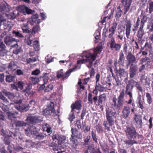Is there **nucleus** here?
<instances>
[{"label": "nucleus", "instance_id": "obj_1", "mask_svg": "<svg viewBox=\"0 0 153 153\" xmlns=\"http://www.w3.org/2000/svg\"><path fill=\"white\" fill-rule=\"evenodd\" d=\"M102 50V47L98 46L94 49L93 53L89 52H84V55L83 56V59L78 60L77 63H85L88 68H91L93 62L96 59L97 55L100 54Z\"/></svg>", "mask_w": 153, "mask_h": 153}, {"label": "nucleus", "instance_id": "obj_2", "mask_svg": "<svg viewBox=\"0 0 153 153\" xmlns=\"http://www.w3.org/2000/svg\"><path fill=\"white\" fill-rule=\"evenodd\" d=\"M16 10L14 11L13 13L10 14L11 17L10 19H13L19 15V12L24 13H27V14H31L34 12V11L28 8L27 7L24 6H20L16 8Z\"/></svg>", "mask_w": 153, "mask_h": 153}, {"label": "nucleus", "instance_id": "obj_3", "mask_svg": "<svg viewBox=\"0 0 153 153\" xmlns=\"http://www.w3.org/2000/svg\"><path fill=\"white\" fill-rule=\"evenodd\" d=\"M25 133L27 136H30L32 135H36V138L38 139H43L44 136L42 134H38L39 129L34 126H31L25 129Z\"/></svg>", "mask_w": 153, "mask_h": 153}, {"label": "nucleus", "instance_id": "obj_4", "mask_svg": "<svg viewBox=\"0 0 153 153\" xmlns=\"http://www.w3.org/2000/svg\"><path fill=\"white\" fill-rule=\"evenodd\" d=\"M32 39V34H29L27 36L25 41L28 45L33 46L35 51H39L40 48L39 42L37 40L33 41Z\"/></svg>", "mask_w": 153, "mask_h": 153}, {"label": "nucleus", "instance_id": "obj_5", "mask_svg": "<svg viewBox=\"0 0 153 153\" xmlns=\"http://www.w3.org/2000/svg\"><path fill=\"white\" fill-rule=\"evenodd\" d=\"M22 100H16L15 102L16 105L14 107L19 111H27L30 106L29 105H24L22 103Z\"/></svg>", "mask_w": 153, "mask_h": 153}, {"label": "nucleus", "instance_id": "obj_6", "mask_svg": "<svg viewBox=\"0 0 153 153\" xmlns=\"http://www.w3.org/2000/svg\"><path fill=\"white\" fill-rule=\"evenodd\" d=\"M17 85L18 88L20 89L23 92L26 93L28 94H30V86L28 84L19 81L17 83Z\"/></svg>", "mask_w": 153, "mask_h": 153}, {"label": "nucleus", "instance_id": "obj_7", "mask_svg": "<svg viewBox=\"0 0 153 153\" xmlns=\"http://www.w3.org/2000/svg\"><path fill=\"white\" fill-rule=\"evenodd\" d=\"M125 131L126 135L129 139L134 138L137 136L135 129L133 127H127Z\"/></svg>", "mask_w": 153, "mask_h": 153}, {"label": "nucleus", "instance_id": "obj_8", "mask_svg": "<svg viewBox=\"0 0 153 153\" xmlns=\"http://www.w3.org/2000/svg\"><path fill=\"white\" fill-rule=\"evenodd\" d=\"M17 63L14 61H11L10 62V69L13 71L14 73L19 75H23L24 74V71L20 69H17Z\"/></svg>", "mask_w": 153, "mask_h": 153}, {"label": "nucleus", "instance_id": "obj_9", "mask_svg": "<svg viewBox=\"0 0 153 153\" xmlns=\"http://www.w3.org/2000/svg\"><path fill=\"white\" fill-rule=\"evenodd\" d=\"M124 90L123 89L118 97L117 100V109H119L123 105L124 103Z\"/></svg>", "mask_w": 153, "mask_h": 153}, {"label": "nucleus", "instance_id": "obj_10", "mask_svg": "<svg viewBox=\"0 0 153 153\" xmlns=\"http://www.w3.org/2000/svg\"><path fill=\"white\" fill-rule=\"evenodd\" d=\"M76 67H74L72 69L67 71L65 74H63L62 72L63 70H61L60 71L58 72L57 74V77L59 78L61 77H63L64 78H67L69 76L71 73L73 71L76 69Z\"/></svg>", "mask_w": 153, "mask_h": 153}, {"label": "nucleus", "instance_id": "obj_11", "mask_svg": "<svg viewBox=\"0 0 153 153\" xmlns=\"http://www.w3.org/2000/svg\"><path fill=\"white\" fill-rule=\"evenodd\" d=\"M52 138L53 140L55 142L57 141L59 145H61L63 144L65 142L66 139L65 136L59 134L53 135L52 137Z\"/></svg>", "mask_w": 153, "mask_h": 153}, {"label": "nucleus", "instance_id": "obj_12", "mask_svg": "<svg viewBox=\"0 0 153 153\" xmlns=\"http://www.w3.org/2000/svg\"><path fill=\"white\" fill-rule=\"evenodd\" d=\"M26 120L31 123H40L42 121V118L36 116H30L27 117Z\"/></svg>", "mask_w": 153, "mask_h": 153}, {"label": "nucleus", "instance_id": "obj_13", "mask_svg": "<svg viewBox=\"0 0 153 153\" xmlns=\"http://www.w3.org/2000/svg\"><path fill=\"white\" fill-rule=\"evenodd\" d=\"M110 47L112 50L118 51L120 49L121 45L119 44L116 43L114 39L112 38L110 42Z\"/></svg>", "mask_w": 153, "mask_h": 153}, {"label": "nucleus", "instance_id": "obj_14", "mask_svg": "<svg viewBox=\"0 0 153 153\" xmlns=\"http://www.w3.org/2000/svg\"><path fill=\"white\" fill-rule=\"evenodd\" d=\"M131 2V0H122V5L124 7V14H126L128 10Z\"/></svg>", "mask_w": 153, "mask_h": 153}, {"label": "nucleus", "instance_id": "obj_15", "mask_svg": "<svg viewBox=\"0 0 153 153\" xmlns=\"http://www.w3.org/2000/svg\"><path fill=\"white\" fill-rule=\"evenodd\" d=\"M134 124L136 127L137 128H141L142 126V122L141 118H139L138 115L135 114L134 119Z\"/></svg>", "mask_w": 153, "mask_h": 153}, {"label": "nucleus", "instance_id": "obj_16", "mask_svg": "<svg viewBox=\"0 0 153 153\" xmlns=\"http://www.w3.org/2000/svg\"><path fill=\"white\" fill-rule=\"evenodd\" d=\"M130 113V108L128 106H124L122 111L123 116L125 119L127 118Z\"/></svg>", "mask_w": 153, "mask_h": 153}, {"label": "nucleus", "instance_id": "obj_17", "mask_svg": "<svg viewBox=\"0 0 153 153\" xmlns=\"http://www.w3.org/2000/svg\"><path fill=\"white\" fill-rule=\"evenodd\" d=\"M9 10L8 6L7 3L3 2L2 3V5L0 4V11L3 13H5Z\"/></svg>", "mask_w": 153, "mask_h": 153}, {"label": "nucleus", "instance_id": "obj_18", "mask_svg": "<svg viewBox=\"0 0 153 153\" xmlns=\"http://www.w3.org/2000/svg\"><path fill=\"white\" fill-rule=\"evenodd\" d=\"M70 140L71 146L74 149L77 148L79 146V142L78 140L73 137L72 135L70 138Z\"/></svg>", "mask_w": 153, "mask_h": 153}, {"label": "nucleus", "instance_id": "obj_19", "mask_svg": "<svg viewBox=\"0 0 153 153\" xmlns=\"http://www.w3.org/2000/svg\"><path fill=\"white\" fill-rule=\"evenodd\" d=\"M130 78H133L137 70V67L136 66H132L130 68Z\"/></svg>", "mask_w": 153, "mask_h": 153}, {"label": "nucleus", "instance_id": "obj_20", "mask_svg": "<svg viewBox=\"0 0 153 153\" xmlns=\"http://www.w3.org/2000/svg\"><path fill=\"white\" fill-rule=\"evenodd\" d=\"M71 131L72 133V136L73 137H75L81 139L82 137V136L80 132L78 131L77 130L75 129H73L72 128L71 129Z\"/></svg>", "mask_w": 153, "mask_h": 153}, {"label": "nucleus", "instance_id": "obj_21", "mask_svg": "<svg viewBox=\"0 0 153 153\" xmlns=\"http://www.w3.org/2000/svg\"><path fill=\"white\" fill-rule=\"evenodd\" d=\"M126 59L130 64L134 63L136 60L135 56L131 52L128 53Z\"/></svg>", "mask_w": 153, "mask_h": 153}, {"label": "nucleus", "instance_id": "obj_22", "mask_svg": "<svg viewBox=\"0 0 153 153\" xmlns=\"http://www.w3.org/2000/svg\"><path fill=\"white\" fill-rule=\"evenodd\" d=\"M81 107V104L80 102L79 101H76L75 103L72 104L71 105V111L72 112L73 110L75 109L79 110L80 109Z\"/></svg>", "mask_w": 153, "mask_h": 153}, {"label": "nucleus", "instance_id": "obj_23", "mask_svg": "<svg viewBox=\"0 0 153 153\" xmlns=\"http://www.w3.org/2000/svg\"><path fill=\"white\" fill-rule=\"evenodd\" d=\"M118 73L121 78L125 77V76L128 77V74L123 68H120L117 71Z\"/></svg>", "mask_w": 153, "mask_h": 153}, {"label": "nucleus", "instance_id": "obj_24", "mask_svg": "<svg viewBox=\"0 0 153 153\" xmlns=\"http://www.w3.org/2000/svg\"><path fill=\"white\" fill-rule=\"evenodd\" d=\"M106 118L114 117L115 113L112 111L110 108L106 109Z\"/></svg>", "mask_w": 153, "mask_h": 153}, {"label": "nucleus", "instance_id": "obj_25", "mask_svg": "<svg viewBox=\"0 0 153 153\" xmlns=\"http://www.w3.org/2000/svg\"><path fill=\"white\" fill-rule=\"evenodd\" d=\"M17 40L13 38L10 37V45L11 48L18 47Z\"/></svg>", "mask_w": 153, "mask_h": 153}, {"label": "nucleus", "instance_id": "obj_26", "mask_svg": "<svg viewBox=\"0 0 153 153\" xmlns=\"http://www.w3.org/2000/svg\"><path fill=\"white\" fill-rule=\"evenodd\" d=\"M50 149L54 153H58V147L57 144H52L50 145Z\"/></svg>", "mask_w": 153, "mask_h": 153}, {"label": "nucleus", "instance_id": "obj_27", "mask_svg": "<svg viewBox=\"0 0 153 153\" xmlns=\"http://www.w3.org/2000/svg\"><path fill=\"white\" fill-rule=\"evenodd\" d=\"M5 46L2 42H0V56H4L5 54Z\"/></svg>", "mask_w": 153, "mask_h": 153}, {"label": "nucleus", "instance_id": "obj_28", "mask_svg": "<svg viewBox=\"0 0 153 153\" xmlns=\"http://www.w3.org/2000/svg\"><path fill=\"white\" fill-rule=\"evenodd\" d=\"M122 11L120 9V6L118 7L116 11L115 16L117 19H119L121 16Z\"/></svg>", "mask_w": 153, "mask_h": 153}, {"label": "nucleus", "instance_id": "obj_29", "mask_svg": "<svg viewBox=\"0 0 153 153\" xmlns=\"http://www.w3.org/2000/svg\"><path fill=\"white\" fill-rule=\"evenodd\" d=\"M42 128L44 131H46L48 133L51 132V128L48 124H44L42 126Z\"/></svg>", "mask_w": 153, "mask_h": 153}, {"label": "nucleus", "instance_id": "obj_30", "mask_svg": "<svg viewBox=\"0 0 153 153\" xmlns=\"http://www.w3.org/2000/svg\"><path fill=\"white\" fill-rule=\"evenodd\" d=\"M124 54L121 51L119 54V59L118 61L119 64L121 65H123L124 63Z\"/></svg>", "mask_w": 153, "mask_h": 153}, {"label": "nucleus", "instance_id": "obj_31", "mask_svg": "<svg viewBox=\"0 0 153 153\" xmlns=\"http://www.w3.org/2000/svg\"><path fill=\"white\" fill-rule=\"evenodd\" d=\"M131 24L130 22H128L126 26V34L127 37L128 38L131 31Z\"/></svg>", "mask_w": 153, "mask_h": 153}, {"label": "nucleus", "instance_id": "obj_32", "mask_svg": "<svg viewBox=\"0 0 153 153\" xmlns=\"http://www.w3.org/2000/svg\"><path fill=\"white\" fill-rule=\"evenodd\" d=\"M38 15L37 14L33 15L32 16V21L37 24L39 23L40 22V20L38 19Z\"/></svg>", "mask_w": 153, "mask_h": 153}, {"label": "nucleus", "instance_id": "obj_33", "mask_svg": "<svg viewBox=\"0 0 153 153\" xmlns=\"http://www.w3.org/2000/svg\"><path fill=\"white\" fill-rule=\"evenodd\" d=\"M54 104L53 102L49 101L47 102V107L48 108L52 110V111L54 112Z\"/></svg>", "mask_w": 153, "mask_h": 153}, {"label": "nucleus", "instance_id": "obj_34", "mask_svg": "<svg viewBox=\"0 0 153 153\" xmlns=\"http://www.w3.org/2000/svg\"><path fill=\"white\" fill-rule=\"evenodd\" d=\"M30 80L34 84H35L39 82V79L35 76H30Z\"/></svg>", "mask_w": 153, "mask_h": 153}, {"label": "nucleus", "instance_id": "obj_35", "mask_svg": "<svg viewBox=\"0 0 153 153\" xmlns=\"http://www.w3.org/2000/svg\"><path fill=\"white\" fill-rule=\"evenodd\" d=\"M12 34L13 36L19 38H24V36L19 31L13 30L12 32Z\"/></svg>", "mask_w": 153, "mask_h": 153}, {"label": "nucleus", "instance_id": "obj_36", "mask_svg": "<svg viewBox=\"0 0 153 153\" xmlns=\"http://www.w3.org/2000/svg\"><path fill=\"white\" fill-rule=\"evenodd\" d=\"M54 112L52 111V110L46 108L43 111V114L47 116L50 114L51 113H53Z\"/></svg>", "mask_w": 153, "mask_h": 153}, {"label": "nucleus", "instance_id": "obj_37", "mask_svg": "<svg viewBox=\"0 0 153 153\" xmlns=\"http://www.w3.org/2000/svg\"><path fill=\"white\" fill-rule=\"evenodd\" d=\"M15 124L17 127H22L25 126L27 124L23 121H18L15 122Z\"/></svg>", "mask_w": 153, "mask_h": 153}, {"label": "nucleus", "instance_id": "obj_38", "mask_svg": "<svg viewBox=\"0 0 153 153\" xmlns=\"http://www.w3.org/2000/svg\"><path fill=\"white\" fill-rule=\"evenodd\" d=\"M40 30V28L39 25L35 26L33 28L32 31V33L30 34H32V36L33 33L35 34L36 33L38 32Z\"/></svg>", "mask_w": 153, "mask_h": 153}, {"label": "nucleus", "instance_id": "obj_39", "mask_svg": "<svg viewBox=\"0 0 153 153\" xmlns=\"http://www.w3.org/2000/svg\"><path fill=\"white\" fill-rule=\"evenodd\" d=\"M53 85L51 84H49L45 86L44 91L45 92H47L51 91L53 89Z\"/></svg>", "mask_w": 153, "mask_h": 153}, {"label": "nucleus", "instance_id": "obj_40", "mask_svg": "<svg viewBox=\"0 0 153 153\" xmlns=\"http://www.w3.org/2000/svg\"><path fill=\"white\" fill-rule=\"evenodd\" d=\"M117 99L115 97H113V102H112V107L114 109H117Z\"/></svg>", "mask_w": 153, "mask_h": 153}, {"label": "nucleus", "instance_id": "obj_41", "mask_svg": "<svg viewBox=\"0 0 153 153\" xmlns=\"http://www.w3.org/2000/svg\"><path fill=\"white\" fill-rule=\"evenodd\" d=\"M114 118V117L107 118V120L111 126L114 125L115 123V121Z\"/></svg>", "mask_w": 153, "mask_h": 153}, {"label": "nucleus", "instance_id": "obj_42", "mask_svg": "<svg viewBox=\"0 0 153 153\" xmlns=\"http://www.w3.org/2000/svg\"><path fill=\"white\" fill-rule=\"evenodd\" d=\"M91 134L93 140L94 141L95 143H97V135L96 133L93 131H91Z\"/></svg>", "mask_w": 153, "mask_h": 153}, {"label": "nucleus", "instance_id": "obj_43", "mask_svg": "<svg viewBox=\"0 0 153 153\" xmlns=\"http://www.w3.org/2000/svg\"><path fill=\"white\" fill-rule=\"evenodd\" d=\"M146 97L147 98V100L148 103L150 104L152 102V98L151 96L149 93H147L146 94Z\"/></svg>", "mask_w": 153, "mask_h": 153}, {"label": "nucleus", "instance_id": "obj_44", "mask_svg": "<svg viewBox=\"0 0 153 153\" xmlns=\"http://www.w3.org/2000/svg\"><path fill=\"white\" fill-rule=\"evenodd\" d=\"M2 109L7 114V118L9 119L10 114L9 113V109L8 107L6 105H4Z\"/></svg>", "mask_w": 153, "mask_h": 153}, {"label": "nucleus", "instance_id": "obj_45", "mask_svg": "<svg viewBox=\"0 0 153 153\" xmlns=\"http://www.w3.org/2000/svg\"><path fill=\"white\" fill-rule=\"evenodd\" d=\"M1 135L4 137V140L7 141V138L8 139L9 137L6 134V132L4 131L3 129H2L1 131Z\"/></svg>", "mask_w": 153, "mask_h": 153}, {"label": "nucleus", "instance_id": "obj_46", "mask_svg": "<svg viewBox=\"0 0 153 153\" xmlns=\"http://www.w3.org/2000/svg\"><path fill=\"white\" fill-rule=\"evenodd\" d=\"M96 128L98 133L103 132L102 127L99 124L96 126Z\"/></svg>", "mask_w": 153, "mask_h": 153}, {"label": "nucleus", "instance_id": "obj_47", "mask_svg": "<svg viewBox=\"0 0 153 153\" xmlns=\"http://www.w3.org/2000/svg\"><path fill=\"white\" fill-rule=\"evenodd\" d=\"M95 88L97 90L100 92L103 91L104 89V87H102L100 84H98V85H96Z\"/></svg>", "mask_w": 153, "mask_h": 153}, {"label": "nucleus", "instance_id": "obj_48", "mask_svg": "<svg viewBox=\"0 0 153 153\" xmlns=\"http://www.w3.org/2000/svg\"><path fill=\"white\" fill-rule=\"evenodd\" d=\"M147 77L145 76V75H142L141 77L140 80L141 82L143 84H146L147 83V80H146Z\"/></svg>", "mask_w": 153, "mask_h": 153}, {"label": "nucleus", "instance_id": "obj_49", "mask_svg": "<svg viewBox=\"0 0 153 153\" xmlns=\"http://www.w3.org/2000/svg\"><path fill=\"white\" fill-rule=\"evenodd\" d=\"M15 49H14L13 51V53L14 54L16 55L18 54L20 51L21 48L20 47L18 46L17 47H15Z\"/></svg>", "mask_w": 153, "mask_h": 153}, {"label": "nucleus", "instance_id": "obj_50", "mask_svg": "<svg viewBox=\"0 0 153 153\" xmlns=\"http://www.w3.org/2000/svg\"><path fill=\"white\" fill-rule=\"evenodd\" d=\"M147 62L148 63L150 62L148 57H145V58H142L140 60V63L143 64V63Z\"/></svg>", "mask_w": 153, "mask_h": 153}, {"label": "nucleus", "instance_id": "obj_51", "mask_svg": "<svg viewBox=\"0 0 153 153\" xmlns=\"http://www.w3.org/2000/svg\"><path fill=\"white\" fill-rule=\"evenodd\" d=\"M147 18L146 16H143V19L141 20V24L139 28L140 30H143V28L144 25V23L145 21H143V19H146Z\"/></svg>", "mask_w": 153, "mask_h": 153}, {"label": "nucleus", "instance_id": "obj_52", "mask_svg": "<svg viewBox=\"0 0 153 153\" xmlns=\"http://www.w3.org/2000/svg\"><path fill=\"white\" fill-rule=\"evenodd\" d=\"M83 129L85 132H87L90 131V127L88 126H83Z\"/></svg>", "mask_w": 153, "mask_h": 153}, {"label": "nucleus", "instance_id": "obj_53", "mask_svg": "<svg viewBox=\"0 0 153 153\" xmlns=\"http://www.w3.org/2000/svg\"><path fill=\"white\" fill-rule=\"evenodd\" d=\"M91 138V137L89 135L84 137V142L85 145L87 144Z\"/></svg>", "mask_w": 153, "mask_h": 153}, {"label": "nucleus", "instance_id": "obj_54", "mask_svg": "<svg viewBox=\"0 0 153 153\" xmlns=\"http://www.w3.org/2000/svg\"><path fill=\"white\" fill-rule=\"evenodd\" d=\"M87 149L89 150V152L90 153H91L92 152H93V153H94V147L92 145H89Z\"/></svg>", "mask_w": 153, "mask_h": 153}, {"label": "nucleus", "instance_id": "obj_55", "mask_svg": "<svg viewBox=\"0 0 153 153\" xmlns=\"http://www.w3.org/2000/svg\"><path fill=\"white\" fill-rule=\"evenodd\" d=\"M88 103L90 104H92L93 103V98L92 94L91 93H89L88 94Z\"/></svg>", "mask_w": 153, "mask_h": 153}, {"label": "nucleus", "instance_id": "obj_56", "mask_svg": "<svg viewBox=\"0 0 153 153\" xmlns=\"http://www.w3.org/2000/svg\"><path fill=\"white\" fill-rule=\"evenodd\" d=\"M149 8L150 13H151L153 11V1H150L149 2Z\"/></svg>", "mask_w": 153, "mask_h": 153}, {"label": "nucleus", "instance_id": "obj_57", "mask_svg": "<svg viewBox=\"0 0 153 153\" xmlns=\"http://www.w3.org/2000/svg\"><path fill=\"white\" fill-rule=\"evenodd\" d=\"M103 125L105 127V129L107 130L108 131H110V127L108 123L106 121H104L103 123Z\"/></svg>", "mask_w": 153, "mask_h": 153}, {"label": "nucleus", "instance_id": "obj_58", "mask_svg": "<svg viewBox=\"0 0 153 153\" xmlns=\"http://www.w3.org/2000/svg\"><path fill=\"white\" fill-rule=\"evenodd\" d=\"M133 87L130 83L128 82V83L126 85V90H132Z\"/></svg>", "mask_w": 153, "mask_h": 153}, {"label": "nucleus", "instance_id": "obj_59", "mask_svg": "<svg viewBox=\"0 0 153 153\" xmlns=\"http://www.w3.org/2000/svg\"><path fill=\"white\" fill-rule=\"evenodd\" d=\"M4 42L7 45H10V36H8L5 38Z\"/></svg>", "mask_w": 153, "mask_h": 153}, {"label": "nucleus", "instance_id": "obj_60", "mask_svg": "<svg viewBox=\"0 0 153 153\" xmlns=\"http://www.w3.org/2000/svg\"><path fill=\"white\" fill-rule=\"evenodd\" d=\"M128 82L131 84L133 87L134 85L136 86L137 84L138 83L137 82L133 79L130 80Z\"/></svg>", "mask_w": 153, "mask_h": 153}, {"label": "nucleus", "instance_id": "obj_61", "mask_svg": "<svg viewBox=\"0 0 153 153\" xmlns=\"http://www.w3.org/2000/svg\"><path fill=\"white\" fill-rule=\"evenodd\" d=\"M40 73V71L39 69H37L33 71L31 73L32 75H37Z\"/></svg>", "mask_w": 153, "mask_h": 153}, {"label": "nucleus", "instance_id": "obj_62", "mask_svg": "<svg viewBox=\"0 0 153 153\" xmlns=\"http://www.w3.org/2000/svg\"><path fill=\"white\" fill-rule=\"evenodd\" d=\"M132 90H126L125 92L127 95H128L130 98H133V95L131 92Z\"/></svg>", "mask_w": 153, "mask_h": 153}, {"label": "nucleus", "instance_id": "obj_63", "mask_svg": "<svg viewBox=\"0 0 153 153\" xmlns=\"http://www.w3.org/2000/svg\"><path fill=\"white\" fill-rule=\"evenodd\" d=\"M116 25L117 24H116V25H113V26H111V27L109 28V31L111 32L114 33L116 28Z\"/></svg>", "mask_w": 153, "mask_h": 153}, {"label": "nucleus", "instance_id": "obj_64", "mask_svg": "<svg viewBox=\"0 0 153 153\" xmlns=\"http://www.w3.org/2000/svg\"><path fill=\"white\" fill-rule=\"evenodd\" d=\"M100 36V33L99 31L98 30H96L94 34V36H95V37L96 40H97L99 37V36Z\"/></svg>", "mask_w": 153, "mask_h": 153}]
</instances>
